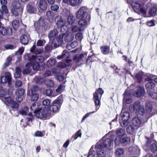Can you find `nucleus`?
I'll use <instances>...</instances> for the list:
<instances>
[{"label":"nucleus","instance_id":"f257e3e1","mask_svg":"<svg viewBox=\"0 0 157 157\" xmlns=\"http://www.w3.org/2000/svg\"><path fill=\"white\" fill-rule=\"evenodd\" d=\"M129 110L132 112L135 111L141 116H143L145 113L144 107L143 105H141L139 101H136L134 104H130L129 107Z\"/></svg>","mask_w":157,"mask_h":157},{"label":"nucleus","instance_id":"f03ea898","mask_svg":"<svg viewBox=\"0 0 157 157\" xmlns=\"http://www.w3.org/2000/svg\"><path fill=\"white\" fill-rule=\"evenodd\" d=\"M35 115L37 118L46 120L50 118L51 113L48 111L46 108H43L42 109H39L35 113Z\"/></svg>","mask_w":157,"mask_h":157},{"label":"nucleus","instance_id":"7ed1b4c3","mask_svg":"<svg viewBox=\"0 0 157 157\" xmlns=\"http://www.w3.org/2000/svg\"><path fill=\"white\" fill-rule=\"evenodd\" d=\"M88 9L85 6L80 7L76 13L77 19H86L88 16Z\"/></svg>","mask_w":157,"mask_h":157},{"label":"nucleus","instance_id":"20e7f679","mask_svg":"<svg viewBox=\"0 0 157 157\" xmlns=\"http://www.w3.org/2000/svg\"><path fill=\"white\" fill-rule=\"evenodd\" d=\"M0 82L2 84L8 83V86L9 87H12L11 75L10 72H6L4 76L1 77Z\"/></svg>","mask_w":157,"mask_h":157},{"label":"nucleus","instance_id":"39448f33","mask_svg":"<svg viewBox=\"0 0 157 157\" xmlns=\"http://www.w3.org/2000/svg\"><path fill=\"white\" fill-rule=\"evenodd\" d=\"M113 141L112 136L110 137L109 138L105 139L103 137L101 140H100L98 143H100V145L101 146H102L105 149L109 148L112 145Z\"/></svg>","mask_w":157,"mask_h":157},{"label":"nucleus","instance_id":"423d86ee","mask_svg":"<svg viewBox=\"0 0 157 157\" xmlns=\"http://www.w3.org/2000/svg\"><path fill=\"white\" fill-rule=\"evenodd\" d=\"M100 143H97L95 146L98 155L99 157H105L106 153V149L101 146Z\"/></svg>","mask_w":157,"mask_h":157},{"label":"nucleus","instance_id":"0eeeda50","mask_svg":"<svg viewBox=\"0 0 157 157\" xmlns=\"http://www.w3.org/2000/svg\"><path fill=\"white\" fill-rule=\"evenodd\" d=\"M133 90H132L129 91L126 90L124 94V98L123 99V104H129L132 102V98L128 96L133 94Z\"/></svg>","mask_w":157,"mask_h":157},{"label":"nucleus","instance_id":"6e6552de","mask_svg":"<svg viewBox=\"0 0 157 157\" xmlns=\"http://www.w3.org/2000/svg\"><path fill=\"white\" fill-rule=\"evenodd\" d=\"M25 93V90L22 88L18 89L16 92V101L17 102H21L23 99V95Z\"/></svg>","mask_w":157,"mask_h":157},{"label":"nucleus","instance_id":"1a4fd4ad","mask_svg":"<svg viewBox=\"0 0 157 157\" xmlns=\"http://www.w3.org/2000/svg\"><path fill=\"white\" fill-rule=\"evenodd\" d=\"M56 24L58 27H60L61 26L66 24V20L63 19L61 16L57 15L55 18Z\"/></svg>","mask_w":157,"mask_h":157},{"label":"nucleus","instance_id":"9d476101","mask_svg":"<svg viewBox=\"0 0 157 157\" xmlns=\"http://www.w3.org/2000/svg\"><path fill=\"white\" fill-rule=\"evenodd\" d=\"M145 93V91L144 87L139 86L137 87V89L135 91L134 94L136 97L139 98L144 96Z\"/></svg>","mask_w":157,"mask_h":157},{"label":"nucleus","instance_id":"9b49d317","mask_svg":"<svg viewBox=\"0 0 157 157\" xmlns=\"http://www.w3.org/2000/svg\"><path fill=\"white\" fill-rule=\"evenodd\" d=\"M12 5L13 7L12 8L17 9L20 12H23V7L21 6L20 2L16 1H13Z\"/></svg>","mask_w":157,"mask_h":157},{"label":"nucleus","instance_id":"f8f14e48","mask_svg":"<svg viewBox=\"0 0 157 157\" xmlns=\"http://www.w3.org/2000/svg\"><path fill=\"white\" fill-rule=\"evenodd\" d=\"M38 23L43 30L47 29L48 28L47 23L45 22L44 17H41L38 20Z\"/></svg>","mask_w":157,"mask_h":157},{"label":"nucleus","instance_id":"ddd939ff","mask_svg":"<svg viewBox=\"0 0 157 157\" xmlns=\"http://www.w3.org/2000/svg\"><path fill=\"white\" fill-rule=\"evenodd\" d=\"M64 41L69 42L72 41L74 38V35L72 33H69L67 34H63Z\"/></svg>","mask_w":157,"mask_h":157},{"label":"nucleus","instance_id":"4468645a","mask_svg":"<svg viewBox=\"0 0 157 157\" xmlns=\"http://www.w3.org/2000/svg\"><path fill=\"white\" fill-rule=\"evenodd\" d=\"M54 41L55 44L59 46L64 41L63 34L59 35L56 38L54 39L53 42Z\"/></svg>","mask_w":157,"mask_h":157},{"label":"nucleus","instance_id":"2eb2a0df","mask_svg":"<svg viewBox=\"0 0 157 157\" xmlns=\"http://www.w3.org/2000/svg\"><path fill=\"white\" fill-rule=\"evenodd\" d=\"M26 9L28 12L30 14L35 13H36V8L30 4H27L26 6Z\"/></svg>","mask_w":157,"mask_h":157},{"label":"nucleus","instance_id":"dca6fc26","mask_svg":"<svg viewBox=\"0 0 157 157\" xmlns=\"http://www.w3.org/2000/svg\"><path fill=\"white\" fill-rule=\"evenodd\" d=\"M46 16L47 19L50 22L52 23L53 21L54 16L52 12L51 11H47L46 13Z\"/></svg>","mask_w":157,"mask_h":157},{"label":"nucleus","instance_id":"f3484780","mask_svg":"<svg viewBox=\"0 0 157 157\" xmlns=\"http://www.w3.org/2000/svg\"><path fill=\"white\" fill-rule=\"evenodd\" d=\"M86 56V53L81 54L80 55H76L73 58V60L75 62H79L81 61L84 57Z\"/></svg>","mask_w":157,"mask_h":157},{"label":"nucleus","instance_id":"a211bd4d","mask_svg":"<svg viewBox=\"0 0 157 157\" xmlns=\"http://www.w3.org/2000/svg\"><path fill=\"white\" fill-rule=\"evenodd\" d=\"M32 64L30 63H28L25 65V68L23 71V74H26L30 73L31 71Z\"/></svg>","mask_w":157,"mask_h":157},{"label":"nucleus","instance_id":"6ab92c4d","mask_svg":"<svg viewBox=\"0 0 157 157\" xmlns=\"http://www.w3.org/2000/svg\"><path fill=\"white\" fill-rule=\"evenodd\" d=\"M121 143L126 145L128 144L130 141L131 139L128 137L122 135L121 137Z\"/></svg>","mask_w":157,"mask_h":157},{"label":"nucleus","instance_id":"aec40b11","mask_svg":"<svg viewBox=\"0 0 157 157\" xmlns=\"http://www.w3.org/2000/svg\"><path fill=\"white\" fill-rule=\"evenodd\" d=\"M132 123L135 126H140L141 123V121L138 117H135L132 119Z\"/></svg>","mask_w":157,"mask_h":157},{"label":"nucleus","instance_id":"412c9836","mask_svg":"<svg viewBox=\"0 0 157 157\" xmlns=\"http://www.w3.org/2000/svg\"><path fill=\"white\" fill-rule=\"evenodd\" d=\"M39 6L41 10H45L47 7V4L46 1L44 0H40L39 2Z\"/></svg>","mask_w":157,"mask_h":157},{"label":"nucleus","instance_id":"4be33fe9","mask_svg":"<svg viewBox=\"0 0 157 157\" xmlns=\"http://www.w3.org/2000/svg\"><path fill=\"white\" fill-rule=\"evenodd\" d=\"M93 95V99L94 101L95 106H100V101L99 99L98 94L96 92H95L94 93Z\"/></svg>","mask_w":157,"mask_h":157},{"label":"nucleus","instance_id":"5701e85b","mask_svg":"<svg viewBox=\"0 0 157 157\" xmlns=\"http://www.w3.org/2000/svg\"><path fill=\"white\" fill-rule=\"evenodd\" d=\"M79 19L80 20L78 21V25L81 26L80 27H82L84 29V28H85L87 25V18L86 19Z\"/></svg>","mask_w":157,"mask_h":157},{"label":"nucleus","instance_id":"b1692460","mask_svg":"<svg viewBox=\"0 0 157 157\" xmlns=\"http://www.w3.org/2000/svg\"><path fill=\"white\" fill-rule=\"evenodd\" d=\"M1 4L2 5V8L5 13L7 14L8 13V10L6 5L7 3V0H0Z\"/></svg>","mask_w":157,"mask_h":157},{"label":"nucleus","instance_id":"393cba45","mask_svg":"<svg viewBox=\"0 0 157 157\" xmlns=\"http://www.w3.org/2000/svg\"><path fill=\"white\" fill-rule=\"evenodd\" d=\"M21 70L19 67H17L15 69V72L14 74V77L15 78H19L21 76Z\"/></svg>","mask_w":157,"mask_h":157},{"label":"nucleus","instance_id":"a878e982","mask_svg":"<svg viewBox=\"0 0 157 157\" xmlns=\"http://www.w3.org/2000/svg\"><path fill=\"white\" fill-rule=\"evenodd\" d=\"M39 106V104L38 103H34L30 107V109L31 110L33 111L34 113L35 114V113L37 112L38 109H40Z\"/></svg>","mask_w":157,"mask_h":157},{"label":"nucleus","instance_id":"bb28decb","mask_svg":"<svg viewBox=\"0 0 157 157\" xmlns=\"http://www.w3.org/2000/svg\"><path fill=\"white\" fill-rule=\"evenodd\" d=\"M59 109L60 108L57 105L55 104L54 103L53 104L50 105L49 107V110L53 113L57 112Z\"/></svg>","mask_w":157,"mask_h":157},{"label":"nucleus","instance_id":"cd10ccee","mask_svg":"<svg viewBox=\"0 0 157 157\" xmlns=\"http://www.w3.org/2000/svg\"><path fill=\"white\" fill-rule=\"evenodd\" d=\"M128 150L130 152H133L135 154H139L140 149L137 146L131 147H129Z\"/></svg>","mask_w":157,"mask_h":157},{"label":"nucleus","instance_id":"c85d7f7f","mask_svg":"<svg viewBox=\"0 0 157 157\" xmlns=\"http://www.w3.org/2000/svg\"><path fill=\"white\" fill-rule=\"evenodd\" d=\"M34 26L36 30L37 31V33L39 35L40 34L43 33V30H42L40 25H39L38 22H34Z\"/></svg>","mask_w":157,"mask_h":157},{"label":"nucleus","instance_id":"c756f323","mask_svg":"<svg viewBox=\"0 0 157 157\" xmlns=\"http://www.w3.org/2000/svg\"><path fill=\"white\" fill-rule=\"evenodd\" d=\"M24 58L25 60L33 62V59L35 58L34 55L32 54H26L24 55Z\"/></svg>","mask_w":157,"mask_h":157},{"label":"nucleus","instance_id":"7c9ffc66","mask_svg":"<svg viewBox=\"0 0 157 157\" xmlns=\"http://www.w3.org/2000/svg\"><path fill=\"white\" fill-rule=\"evenodd\" d=\"M20 40L22 44L24 45L26 44L29 41L28 37L26 35H22L21 37Z\"/></svg>","mask_w":157,"mask_h":157},{"label":"nucleus","instance_id":"2f4dec72","mask_svg":"<svg viewBox=\"0 0 157 157\" xmlns=\"http://www.w3.org/2000/svg\"><path fill=\"white\" fill-rule=\"evenodd\" d=\"M110 49L109 47L107 46H104L101 48V52L104 55H107L109 53Z\"/></svg>","mask_w":157,"mask_h":157},{"label":"nucleus","instance_id":"473e14b6","mask_svg":"<svg viewBox=\"0 0 157 157\" xmlns=\"http://www.w3.org/2000/svg\"><path fill=\"white\" fill-rule=\"evenodd\" d=\"M34 57L35 58L33 59V62L35 61L37 63H41L44 60V58L43 56L34 55Z\"/></svg>","mask_w":157,"mask_h":157},{"label":"nucleus","instance_id":"72a5a7b5","mask_svg":"<svg viewBox=\"0 0 157 157\" xmlns=\"http://www.w3.org/2000/svg\"><path fill=\"white\" fill-rule=\"evenodd\" d=\"M124 149L122 148H118L116 151V154L118 157H122L124 155Z\"/></svg>","mask_w":157,"mask_h":157},{"label":"nucleus","instance_id":"f704fd0d","mask_svg":"<svg viewBox=\"0 0 157 157\" xmlns=\"http://www.w3.org/2000/svg\"><path fill=\"white\" fill-rule=\"evenodd\" d=\"M78 45L77 42L74 41L70 44H68L67 45V48L69 50H71L73 48H75Z\"/></svg>","mask_w":157,"mask_h":157},{"label":"nucleus","instance_id":"c9c22d12","mask_svg":"<svg viewBox=\"0 0 157 157\" xmlns=\"http://www.w3.org/2000/svg\"><path fill=\"white\" fill-rule=\"evenodd\" d=\"M132 8L134 11L136 12L137 10H140L141 8V5L139 3L137 2H133L131 4Z\"/></svg>","mask_w":157,"mask_h":157},{"label":"nucleus","instance_id":"e433bc0d","mask_svg":"<svg viewBox=\"0 0 157 157\" xmlns=\"http://www.w3.org/2000/svg\"><path fill=\"white\" fill-rule=\"evenodd\" d=\"M153 109L152 105L150 103H147L146 106V113L148 114H150Z\"/></svg>","mask_w":157,"mask_h":157},{"label":"nucleus","instance_id":"4c0bfd02","mask_svg":"<svg viewBox=\"0 0 157 157\" xmlns=\"http://www.w3.org/2000/svg\"><path fill=\"white\" fill-rule=\"evenodd\" d=\"M71 29L73 32L76 33L78 31L81 32L83 31V28L82 27H79L75 25L71 27Z\"/></svg>","mask_w":157,"mask_h":157},{"label":"nucleus","instance_id":"58836bf2","mask_svg":"<svg viewBox=\"0 0 157 157\" xmlns=\"http://www.w3.org/2000/svg\"><path fill=\"white\" fill-rule=\"evenodd\" d=\"M143 74L141 72H140L136 74L135 77H134V79L138 82H140L142 79Z\"/></svg>","mask_w":157,"mask_h":157},{"label":"nucleus","instance_id":"ea45409f","mask_svg":"<svg viewBox=\"0 0 157 157\" xmlns=\"http://www.w3.org/2000/svg\"><path fill=\"white\" fill-rule=\"evenodd\" d=\"M29 108L28 107L25 106L22 108L19 111L20 113L22 115L25 116L27 115L28 112Z\"/></svg>","mask_w":157,"mask_h":157},{"label":"nucleus","instance_id":"a19ab883","mask_svg":"<svg viewBox=\"0 0 157 157\" xmlns=\"http://www.w3.org/2000/svg\"><path fill=\"white\" fill-rule=\"evenodd\" d=\"M129 116L130 114L129 112H124L121 116L122 120H128Z\"/></svg>","mask_w":157,"mask_h":157},{"label":"nucleus","instance_id":"79ce46f5","mask_svg":"<svg viewBox=\"0 0 157 157\" xmlns=\"http://www.w3.org/2000/svg\"><path fill=\"white\" fill-rule=\"evenodd\" d=\"M53 102L55 104L57 105L60 108L63 101L60 98H58L56 100H54Z\"/></svg>","mask_w":157,"mask_h":157},{"label":"nucleus","instance_id":"37998d69","mask_svg":"<svg viewBox=\"0 0 157 157\" xmlns=\"http://www.w3.org/2000/svg\"><path fill=\"white\" fill-rule=\"evenodd\" d=\"M58 34V31L56 29H54L50 31L48 37L49 39L55 36Z\"/></svg>","mask_w":157,"mask_h":157},{"label":"nucleus","instance_id":"c03bdc74","mask_svg":"<svg viewBox=\"0 0 157 157\" xmlns=\"http://www.w3.org/2000/svg\"><path fill=\"white\" fill-rule=\"evenodd\" d=\"M39 97V94L36 93H32L30 99L32 101H37Z\"/></svg>","mask_w":157,"mask_h":157},{"label":"nucleus","instance_id":"a18cd8bd","mask_svg":"<svg viewBox=\"0 0 157 157\" xmlns=\"http://www.w3.org/2000/svg\"><path fill=\"white\" fill-rule=\"evenodd\" d=\"M56 63V60L54 59H50L47 62V65L49 67H51L55 65Z\"/></svg>","mask_w":157,"mask_h":157},{"label":"nucleus","instance_id":"49530a36","mask_svg":"<svg viewBox=\"0 0 157 157\" xmlns=\"http://www.w3.org/2000/svg\"><path fill=\"white\" fill-rule=\"evenodd\" d=\"M75 20V17L73 15H69L67 18V22L69 24L71 25L73 24Z\"/></svg>","mask_w":157,"mask_h":157},{"label":"nucleus","instance_id":"de8ad7c7","mask_svg":"<svg viewBox=\"0 0 157 157\" xmlns=\"http://www.w3.org/2000/svg\"><path fill=\"white\" fill-rule=\"evenodd\" d=\"M80 0H69L70 5L73 6H75L80 3Z\"/></svg>","mask_w":157,"mask_h":157},{"label":"nucleus","instance_id":"09e8293b","mask_svg":"<svg viewBox=\"0 0 157 157\" xmlns=\"http://www.w3.org/2000/svg\"><path fill=\"white\" fill-rule=\"evenodd\" d=\"M19 21L18 20H14L12 23V25L13 29L15 30H17L19 26Z\"/></svg>","mask_w":157,"mask_h":157},{"label":"nucleus","instance_id":"8fccbe9b","mask_svg":"<svg viewBox=\"0 0 157 157\" xmlns=\"http://www.w3.org/2000/svg\"><path fill=\"white\" fill-rule=\"evenodd\" d=\"M11 13L15 17L17 16L19 14H21L22 12H20L17 9L11 8Z\"/></svg>","mask_w":157,"mask_h":157},{"label":"nucleus","instance_id":"3c124183","mask_svg":"<svg viewBox=\"0 0 157 157\" xmlns=\"http://www.w3.org/2000/svg\"><path fill=\"white\" fill-rule=\"evenodd\" d=\"M65 87V86L64 85L61 84L58 87V88L56 90V92L58 94L61 93Z\"/></svg>","mask_w":157,"mask_h":157},{"label":"nucleus","instance_id":"603ef678","mask_svg":"<svg viewBox=\"0 0 157 157\" xmlns=\"http://www.w3.org/2000/svg\"><path fill=\"white\" fill-rule=\"evenodd\" d=\"M155 87V84L153 82H148L145 85L146 88L147 89H152Z\"/></svg>","mask_w":157,"mask_h":157},{"label":"nucleus","instance_id":"864d4df0","mask_svg":"<svg viewBox=\"0 0 157 157\" xmlns=\"http://www.w3.org/2000/svg\"><path fill=\"white\" fill-rule=\"evenodd\" d=\"M0 33L2 35L5 36L7 34V30L3 27H0Z\"/></svg>","mask_w":157,"mask_h":157},{"label":"nucleus","instance_id":"5fc2aeb1","mask_svg":"<svg viewBox=\"0 0 157 157\" xmlns=\"http://www.w3.org/2000/svg\"><path fill=\"white\" fill-rule=\"evenodd\" d=\"M93 146L90 148L88 157H94L96 154L95 151L93 150Z\"/></svg>","mask_w":157,"mask_h":157},{"label":"nucleus","instance_id":"6e6d98bb","mask_svg":"<svg viewBox=\"0 0 157 157\" xmlns=\"http://www.w3.org/2000/svg\"><path fill=\"white\" fill-rule=\"evenodd\" d=\"M124 129L120 128L118 129L117 131V134L118 136H121L124 135Z\"/></svg>","mask_w":157,"mask_h":157},{"label":"nucleus","instance_id":"4d7b16f0","mask_svg":"<svg viewBox=\"0 0 157 157\" xmlns=\"http://www.w3.org/2000/svg\"><path fill=\"white\" fill-rule=\"evenodd\" d=\"M119 122L121 126L122 127H125L128 124V120H119Z\"/></svg>","mask_w":157,"mask_h":157},{"label":"nucleus","instance_id":"13d9d810","mask_svg":"<svg viewBox=\"0 0 157 157\" xmlns=\"http://www.w3.org/2000/svg\"><path fill=\"white\" fill-rule=\"evenodd\" d=\"M34 80L36 83L37 84H41L44 81L43 78L39 77H36L34 78Z\"/></svg>","mask_w":157,"mask_h":157},{"label":"nucleus","instance_id":"bf43d9fd","mask_svg":"<svg viewBox=\"0 0 157 157\" xmlns=\"http://www.w3.org/2000/svg\"><path fill=\"white\" fill-rule=\"evenodd\" d=\"M147 92L148 93L149 95L152 98L154 99H157V93L153 92Z\"/></svg>","mask_w":157,"mask_h":157},{"label":"nucleus","instance_id":"052dcab7","mask_svg":"<svg viewBox=\"0 0 157 157\" xmlns=\"http://www.w3.org/2000/svg\"><path fill=\"white\" fill-rule=\"evenodd\" d=\"M134 128L132 125L128 126L126 129L127 132L129 133H132L134 131Z\"/></svg>","mask_w":157,"mask_h":157},{"label":"nucleus","instance_id":"680f3d73","mask_svg":"<svg viewBox=\"0 0 157 157\" xmlns=\"http://www.w3.org/2000/svg\"><path fill=\"white\" fill-rule=\"evenodd\" d=\"M12 60V58L11 57H9L6 59V62L3 65V68H5L6 67L10 64V62Z\"/></svg>","mask_w":157,"mask_h":157},{"label":"nucleus","instance_id":"e2e57ef3","mask_svg":"<svg viewBox=\"0 0 157 157\" xmlns=\"http://www.w3.org/2000/svg\"><path fill=\"white\" fill-rule=\"evenodd\" d=\"M75 38L77 40L81 41L83 38L82 33H78L76 35Z\"/></svg>","mask_w":157,"mask_h":157},{"label":"nucleus","instance_id":"0e129e2a","mask_svg":"<svg viewBox=\"0 0 157 157\" xmlns=\"http://www.w3.org/2000/svg\"><path fill=\"white\" fill-rule=\"evenodd\" d=\"M46 84L48 86L50 87H53L54 86V82L52 80H48L46 81Z\"/></svg>","mask_w":157,"mask_h":157},{"label":"nucleus","instance_id":"69168bd1","mask_svg":"<svg viewBox=\"0 0 157 157\" xmlns=\"http://www.w3.org/2000/svg\"><path fill=\"white\" fill-rule=\"evenodd\" d=\"M150 149L151 151L155 152L157 151V146L155 144H152L150 146Z\"/></svg>","mask_w":157,"mask_h":157},{"label":"nucleus","instance_id":"338daca9","mask_svg":"<svg viewBox=\"0 0 157 157\" xmlns=\"http://www.w3.org/2000/svg\"><path fill=\"white\" fill-rule=\"evenodd\" d=\"M60 27H61L60 31L61 32L63 33V34H64V33L67 31L68 27L65 24L61 26Z\"/></svg>","mask_w":157,"mask_h":157},{"label":"nucleus","instance_id":"774afa93","mask_svg":"<svg viewBox=\"0 0 157 157\" xmlns=\"http://www.w3.org/2000/svg\"><path fill=\"white\" fill-rule=\"evenodd\" d=\"M59 6L58 5H53L50 7L51 10L53 11L56 12L59 9Z\"/></svg>","mask_w":157,"mask_h":157}]
</instances>
